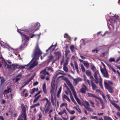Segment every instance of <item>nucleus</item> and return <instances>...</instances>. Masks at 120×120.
<instances>
[{
  "label": "nucleus",
  "mask_w": 120,
  "mask_h": 120,
  "mask_svg": "<svg viewBox=\"0 0 120 120\" xmlns=\"http://www.w3.org/2000/svg\"><path fill=\"white\" fill-rule=\"evenodd\" d=\"M38 60L34 59L33 61L31 62H30V69L38 65Z\"/></svg>",
  "instance_id": "6e6552de"
},
{
  "label": "nucleus",
  "mask_w": 120,
  "mask_h": 120,
  "mask_svg": "<svg viewBox=\"0 0 120 120\" xmlns=\"http://www.w3.org/2000/svg\"><path fill=\"white\" fill-rule=\"evenodd\" d=\"M45 100H46V102L45 105L46 106L47 105V103L49 102V101L48 99L46 98H45L43 99H42L40 100L41 101H44Z\"/></svg>",
  "instance_id": "2f4dec72"
},
{
  "label": "nucleus",
  "mask_w": 120,
  "mask_h": 120,
  "mask_svg": "<svg viewBox=\"0 0 120 120\" xmlns=\"http://www.w3.org/2000/svg\"><path fill=\"white\" fill-rule=\"evenodd\" d=\"M47 70L48 71H50L51 72H53V70L52 67L48 68V69Z\"/></svg>",
  "instance_id": "3c124183"
},
{
  "label": "nucleus",
  "mask_w": 120,
  "mask_h": 120,
  "mask_svg": "<svg viewBox=\"0 0 120 120\" xmlns=\"http://www.w3.org/2000/svg\"><path fill=\"white\" fill-rule=\"evenodd\" d=\"M89 77H90V79L92 81L94 79L92 75H90V76H89Z\"/></svg>",
  "instance_id": "bf43d9fd"
},
{
  "label": "nucleus",
  "mask_w": 120,
  "mask_h": 120,
  "mask_svg": "<svg viewBox=\"0 0 120 120\" xmlns=\"http://www.w3.org/2000/svg\"><path fill=\"white\" fill-rule=\"evenodd\" d=\"M91 69L94 71H95L96 70V68L94 65H92L91 66Z\"/></svg>",
  "instance_id": "4c0bfd02"
},
{
  "label": "nucleus",
  "mask_w": 120,
  "mask_h": 120,
  "mask_svg": "<svg viewBox=\"0 0 120 120\" xmlns=\"http://www.w3.org/2000/svg\"><path fill=\"white\" fill-rule=\"evenodd\" d=\"M42 89L44 94H47V92L46 90L45 83L42 86Z\"/></svg>",
  "instance_id": "dca6fc26"
},
{
  "label": "nucleus",
  "mask_w": 120,
  "mask_h": 120,
  "mask_svg": "<svg viewBox=\"0 0 120 120\" xmlns=\"http://www.w3.org/2000/svg\"><path fill=\"white\" fill-rule=\"evenodd\" d=\"M64 38H67L69 39L70 38V37H69V35L67 34H65Z\"/></svg>",
  "instance_id": "a18cd8bd"
},
{
  "label": "nucleus",
  "mask_w": 120,
  "mask_h": 120,
  "mask_svg": "<svg viewBox=\"0 0 120 120\" xmlns=\"http://www.w3.org/2000/svg\"><path fill=\"white\" fill-rule=\"evenodd\" d=\"M104 85L105 88L109 92L111 93H113V87L110 86L109 84L105 81L104 82Z\"/></svg>",
  "instance_id": "20e7f679"
},
{
  "label": "nucleus",
  "mask_w": 120,
  "mask_h": 120,
  "mask_svg": "<svg viewBox=\"0 0 120 120\" xmlns=\"http://www.w3.org/2000/svg\"><path fill=\"white\" fill-rule=\"evenodd\" d=\"M42 52L40 50L38 45H36L32 57L33 59L30 60V62L34 59L38 60L40 56H41Z\"/></svg>",
  "instance_id": "f03ea898"
},
{
  "label": "nucleus",
  "mask_w": 120,
  "mask_h": 120,
  "mask_svg": "<svg viewBox=\"0 0 120 120\" xmlns=\"http://www.w3.org/2000/svg\"><path fill=\"white\" fill-rule=\"evenodd\" d=\"M40 73L41 74V78L43 79H45V76L46 75H49V73L46 71L45 69L41 71L40 72Z\"/></svg>",
  "instance_id": "0eeeda50"
},
{
  "label": "nucleus",
  "mask_w": 120,
  "mask_h": 120,
  "mask_svg": "<svg viewBox=\"0 0 120 120\" xmlns=\"http://www.w3.org/2000/svg\"><path fill=\"white\" fill-rule=\"evenodd\" d=\"M100 69L101 72L103 74L104 77L106 78H109L108 72L106 68H105V69H104L101 67H100Z\"/></svg>",
  "instance_id": "423d86ee"
},
{
  "label": "nucleus",
  "mask_w": 120,
  "mask_h": 120,
  "mask_svg": "<svg viewBox=\"0 0 120 120\" xmlns=\"http://www.w3.org/2000/svg\"><path fill=\"white\" fill-rule=\"evenodd\" d=\"M64 79L65 80L68 86L69 87L71 90L73 92V94L78 103L80 105H81L82 104L80 102V100L77 97L76 95V93L75 91V89L74 87L73 86L72 84L70 82L68 78L66 77L64 78Z\"/></svg>",
  "instance_id": "f257e3e1"
},
{
  "label": "nucleus",
  "mask_w": 120,
  "mask_h": 120,
  "mask_svg": "<svg viewBox=\"0 0 120 120\" xmlns=\"http://www.w3.org/2000/svg\"><path fill=\"white\" fill-rule=\"evenodd\" d=\"M18 65H16L13 64L12 65H11V68L12 69H15L17 67Z\"/></svg>",
  "instance_id": "cd10ccee"
},
{
  "label": "nucleus",
  "mask_w": 120,
  "mask_h": 120,
  "mask_svg": "<svg viewBox=\"0 0 120 120\" xmlns=\"http://www.w3.org/2000/svg\"><path fill=\"white\" fill-rule=\"evenodd\" d=\"M0 85H1L5 82V80L3 77H0Z\"/></svg>",
  "instance_id": "b1692460"
},
{
  "label": "nucleus",
  "mask_w": 120,
  "mask_h": 120,
  "mask_svg": "<svg viewBox=\"0 0 120 120\" xmlns=\"http://www.w3.org/2000/svg\"><path fill=\"white\" fill-rule=\"evenodd\" d=\"M86 90L85 88H84L82 87L79 90V91L81 93L83 94H85L86 92Z\"/></svg>",
  "instance_id": "5701e85b"
},
{
  "label": "nucleus",
  "mask_w": 120,
  "mask_h": 120,
  "mask_svg": "<svg viewBox=\"0 0 120 120\" xmlns=\"http://www.w3.org/2000/svg\"><path fill=\"white\" fill-rule=\"evenodd\" d=\"M11 92V89L9 87H7V89L5 90L4 91V94H6L8 93Z\"/></svg>",
  "instance_id": "6ab92c4d"
},
{
  "label": "nucleus",
  "mask_w": 120,
  "mask_h": 120,
  "mask_svg": "<svg viewBox=\"0 0 120 120\" xmlns=\"http://www.w3.org/2000/svg\"><path fill=\"white\" fill-rule=\"evenodd\" d=\"M112 104L117 109L119 107L118 105L117 104H116L115 103H112Z\"/></svg>",
  "instance_id": "c9c22d12"
},
{
  "label": "nucleus",
  "mask_w": 120,
  "mask_h": 120,
  "mask_svg": "<svg viewBox=\"0 0 120 120\" xmlns=\"http://www.w3.org/2000/svg\"><path fill=\"white\" fill-rule=\"evenodd\" d=\"M63 69L65 72H68V68L67 67L65 66H64L63 67Z\"/></svg>",
  "instance_id": "ea45409f"
},
{
  "label": "nucleus",
  "mask_w": 120,
  "mask_h": 120,
  "mask_svg": "<svg viewBox=\"0 0 120 120\" xmlns=\"http://www.w3.org/2000/svg\"><path fill=\"white\" fill-rule=\"evenodd\" d=\"M92 87L93 90H95L98 88L96 85L93 82L92 80H91Z\"/></svg>",
  "instance_id": "f3484780"
},
{
  "label": "nucleus",
  "mask_w": 120,
  "mask_h": 120,
  "mask_svg": "<svg viewBox=\"0 0 120 120\" xmlns=\"http://www.w3.org/2000/svg\"><path fill=\"white\" fill-rule=\"evenodd\" d=\"M86 74L89 77L92 74L90 71L89 70H86Z\"/></svg>",
  "instance_id": "393cba45"
},
{
  "label": "nucleus",
  "mask_w": 120,
  "mask_h": 120,
  "mask_svg": "<svg viewBox=\"0 0 120 120\" xmlns=\"http://www.w3.org/2000/svg\"><path fill=\"white\" fill-rule=\"evenodd\" d=\"M62 98L63 99L65 98L68 101L70 102L71 101L69 99L68 97L66 95L64 94L63 96H62Z\"/></svg>",
  "instance_id": "412c9836"
},
{
  "label": "nucleus",
  "mask_w": 120,
  "mask_h": 120,
  "mask_svg": "<svg viewBox=\"0 0 120 120\" xmlns=\"http://www.w3.org/2000/svg\"><path fill=\"white\" fill-rule=\"evenodd\" d=\"M21 75L20 74L19 75H17L16 77H17L16 79L15 78L13 79V81H15V82H17L21 78Z\"/></svg>",
  "instance_id": "f8f14e48"
},
{
  "label": "nucleus",
  "mask_w": 120,
  "mask_h": 120,
  "mask_svg": "<svg viewBox=\"0 0 120 120\" xmlns=\"http://www.w3.org/2000/svg\"><path fill=\"white\" fill-rule=\"evenodd\" d=\"M101 81L99 82V83L100 86L101 88L103 89V87L102 84V80L101 79Z\"/></svg>",
  "instance_id": "a19ab883"
},
{
  "label": "nucleus",
  "mask_w": 120,
  "mask_h": 120,
  "mask_svg": "<svg viewBox=\"0 0 120 120\" xmlns=\"http://www.w3.org/2000/svg\"><path fill=\"white\" fill-rule=\"evenodd\" d=\"M57 43H56L55 45H52L48 49L46 50V52H48V51L50 50L51 52H52L55 49L57 45Z\"/></svg>",
  "instance_id": "1a4fd4ad"
},
{
  "label": "nucleus",
  "mask_w": 120,
  "mask_h": 120,
  "mask_svg": "<svg viewBox=\"0 0 120 120\" xmlns=\"http://www.w3.org/2000/svg\"><path fill=\"white\" fill-rule=\"evenodd\" d=\"M85 108L89 111L93 112V109H92L88 107H85Z\"/></svg>",
  "instance_id": "72a5a7b5"
},
{
  "label": "nucleus",
  "mask_w": 120,
  "mask_h": 120,
  "mask_svg": "<svg viewBox=\"0 0 120 120\" xmlns=\"http://www.w3.org/2000/svg\"><path fill=\"white\" fill-rule=\"evenodd\" d=\"M40 24L38 22H37L35 25L34 26V27H34V28L36 27H37V28L36 29L34 32H35V31L39 29L40 28Z\"/></svg>",
  "instance_id": "9b49d317"
},
{
  "label": "nucleus",
  "mask_w": 120,
  "mask_h": 120,
  "mask_svg": "<svg viewBox=\"0 0 120 120\" xmlns=\"http://www.w3.org/2000/svg\"><path fill=\"white\" fill-rule=\"evenodd\" d=\"M75 69L77 72V73H79V70L78 67V65L75 62Z\"/></svg>",
  "instance_id": "a878e982"
},
{
  "label": "nucleus",
  "mask_w": 120,
  "mask_h": 120,
  "mask_svg": "<svg viewBox=\"0 0 120 120\" xmlns=\"http://www.w3.org/2000/svg\"><path fill=\"white\" fill-rule=\"evenodd\" d=\"M35 88H33L32 90H30V94H33L35 91Z\"/></svg>",
  "instance_id": "49530a36"
},
{
  "label": "nucleus",
  "mask_w": 120,
  "mask_h": 120,
  "mask_svg": "<svg viewBox=\"0 0 120 120\" xmlns=\"http://www.w3.org/2000/svg\"><path fill=\"white\" fill-rule=\"evenodd\" d=\"M83 63L84 65L86 68H88L89 67L90 65L88 63L84 62H83Z\"/></svg>",
  "instance_id": "c85d7f7f"
},
{
  "label": "nucleus",
  "mask_w": 120,
  "mask_h": 120,
  "mask_svg": "<svg viewBox=\"0 0 120 120\" xmlns=\"http://www.w3.org/2000/svg\"><path fill=\"white\" fill-rule=\"evenodd\" d=\"M54 54L57 57V60H59L60 58L61 55V53L59 51L55 52Z\"/></svg>",
  "instance_id": "9d476101"
},
{
  "label": "nucleus",
  "mask_w": 120,
  "mask_h": 120,
  "mask_svg": "<svg viewBox=\"0 0 120 120\" xmlns=\"http://www.w3.org/2000/svg\"><path fill=\"white\" fill-rule=\"evenodd\" d=\"M55 84L54 83H53V84L52 83L51 86L50 93H54V89L55 88Z\"/></svg>",
  "instance_id": "a211bd4d"
},
{
  "label": "nucleus",
  "mask_w": 120,
  "mask_h": 120,
  "mask_svg": "<svg viewBox=\"0 0 120 120\" xmlns=\"http://www.w3.org/2000/svg\"><path fill=\"white\" fill-rule=\"evenodd\" d=\"M94 71V74H95V73L96 74H98V75H99V73L98 72V71L97 70L96 71Z\"/></svg>",
  "instance_id": "052dcab7"
},
{
  "label": "nucleus",
  "mask_w": 120,
  "mask_h": 120,
  "mask_svg": "<svg viewBox=\"0 0 120 120\" xmlns=\"http://www.w3.org/2000/svg\"><path fill=\"white\" fill-rule=\"evenodd\" d=\"M89 102L92 105H94V101H92L91 100H89Z\"/></svg>",
  "instance_id": "864d4df0"
},
{
  "label": "nucleus",
  "mask_w": 120,
  "mask_h": 120,
  "mask_svg": "<svg viewBox=\"0 0 120 120\" xmlns=\"http://www.w3.org/2000/svg\"><path fill=\"white\" fill-rule=\"evenodd\" d=\"M109 61L111 62H115V60L114 58H111L109 60Z\"/></svg>",
  "instance_id": "c03bdc74"
},
{
  "label": "nucleus",
  "mask_w": 120,
  "mask_h": 120,
  "mask_svg": "<svg viewBox=\"0 0 120 120\" xmlns=\"http://www.w3.org/2000/svg\"><path fill=\"white\" fill-rule=\"evenodd\" d=\"M21 108L22 109L21 114L19 116L18 120H26L25 114L26 109L23 105H21Z\"/></svg>",
  "instance_id": "7ed1b4c3"
},
{
  "label": "nucleus",
  "mask_w": 120,
  "mask_h": 120,
  "mask_svg": "<svg viewBox=\"0 0 120 120\" xmlns=\"http://www.w3.org/2000/svg\"><path fill=\"white\" fill-rule=\"evenodd\" d=\"M85 103L89 107L90 106L89 103L88 101H85Z\"/></svg>",
  "instance_id": "6e6d98bb"
},
{
  "label": "nucleus",
  "mask_w": 120,
  "mask_h": 120,
  "mask_svg": "<svg viewBox=\"0 0 120 120\" xmlns=\"http://www.w3.org/2000/svg\"><path fill=\"white\" fill-rule=\"evenodd\" d=\"M17 50V49H13L12 48H11L10 49V51H11L13 53H14L15 55H16V53L15 52Z\"/></svg>",
  "instance_id": "7c9ffc66"
},
{
  "label": "nucleus",
  "mask_w": 120,
  "mask_h": 120,
  "mask_svg": "<svg viewBox=\"0 0 120 120\" xmlns=\"http://www.w3.org/2000/svg\"><path fill=\"white\" fill-rule=\"evenodd\" d=\"M41 95H39L37 97H35V98L34 99L33 101V102L34 103L36 102L39 99V98H40L41 97Z\"/></svg>",
  "instance_id": "bb28decb"
},
{
  "label": "nucleus",
  "mask_w": 120,
  "mask_h": 120,
  "mask_svg": "<svg viewBox=\"0 0 120 120\" xmlns=\"http://www.w3.org/2000/svg\"><path fill=\"white\" fill-rule=\"evenodd\" d=\"M65 56L67 57L68 55L70 52V51L69 49L65 50Z\"/></svg>",
  "instance_id": "c756f323"
},
{
  "label": "nucleus",
  "mask_w": 120,
  "mask_h": 120,
  "mask_svg": "<svg viewBox=\"0 0 120 120\" xmlns=\"http://www.w3.org/2000/svg\"><path fill=\"white\" fill-rule=\"evenodd\" d=\"M74 108H75L77 111L79 112L80 113H81V110L79 108H78L76 107L75 106L74 107Z\"/></svg>",
  "instance_id": "e433bc0d"
},
{
  "label": "nucleus",
  "mask_w": 120,
  "mask_h": 120,
  "mask_svg": "<svg viewBox=\"0 0 120 120\" xmlns=\"http://www.w3.org/2000/svg\"><path fill=\"white\" fill-rule=\"evenodd\" d=\"M26 91V90H24L22 92V93L21 94V95L22 96H24V95L25 94V92Z\"/></svg>",
  "instance_id": "8fccbe9b"
},
{
  "label": "nucleus",
  "mask_w": 120,
  "mask_h": 120,
  "mask_svg": "<svg viewBox=\"0 0 120 120\" xmlns=\"http://www.w3.org/2000/svg\"><path fill=\"white\" fill-rule=\"evenodd\" d=\"M104 118L105 120H112V118L109 116H105Z\"/></svg>",
  "instance_id": "473e14b6"
},
{
  "label": "nucleus",
  "mask_w": 120,
  "mask_h": 120,
  "mask_svg": "<svg viewBox=\"0 0 120 120\" xmlns=\"http://www.w3.org/2000/svg\"><path fill=\"white\" fill-rule=\"evenodd\" d=\"M98 99L100 101L101 104V105L102 106L101 109H103L105 107V103L103 102L102 99L100 97H99Z\"/></svg>",
  "instance_id": "ddd939ff"
},
{
  "label": "nucleus",
  "mask_w": 120,
  "mask_h": 120,
  "mask_svg": "<svg viewBox=\"0 0 120 120\" xmlns=\"http://www.w3.org/2000/svg\"><path fill=\"white\" fill-rule=\"evenodd\" d=\"M94 77L95 79H98V77L97 74H96V73L94 74Z\"/></svg>",
  "instance_id": "0e129e2a"
},
{
  "label": "nucleus",
  "mask_w": 120,
  "mask_h": 120,
  "mask_svg": "<svg viewBox=\"0 0 120 120\" xmlns=\"http://www.w3.org/2000/svg\"><path fill=\"white\" fill-rule=\"evenodd\" d=\"M82 70L83 72H84L85 71V70L82 64L81 66Z\"/></svg>",
  "instance_id": "79ce46f5"
},
{
  "label": "nucleus",
  "mask_w": 120,
  "mask_h": 120,
  "mask_svg": "<svg viewBox=\"0 0 120 120\" xmlns=\"http://www.w3.org/2000/svg\"><path fill=\"white\" fill-rule=\"evenodd\" d=\"M68 64V62L65 61V63L64 64V66H66Z\"/></svg>",
  "instance_id": "774afa93"
},
{
  "label": "nucleus",
  "mask_w": 120,
  "mask_h": 120,
  "mask_svg": "<svg viewBox=\"0 0 120 120\" xmlns=\"http://www.w3.org/2000/svg\"><path fill=\"white\" fill-rule=\"evenodd\" d=\"M88 96L94 97L97 99H98L99 97L95 96V95L91 93H88Z\"/></svg>",
  "instance_id": "4be33fe9"
},
{
  "label": "nucleus",
  "mask_w": 120,
  "mask_h": 120,
  "mask_svg": "<svg viewBox=\"0 0 120 120\" xmlns=\"http://www.w3.org/2000/svg\"><path fill=\"white\" fill-rule=\"evenodd\" d=\"M116 114L117 116H119V117H120V113L119 112H117L116 113Z\"/></svg>",
  "instance_id": "338daca9"
},
{
  "label": "nucleus",
  "mask_w": 120,
  "mask_h": 120,
  "mask_svg": "<svg viewBox=\"0 0 120 120\" xmlns=\"http://www.w3.org/2000/svg\"><path fill=\"white\" fill-rule=\"evenodd\" d=\"M66 110H65V109H64V110H63V111H62L59 112L58 113V114L59 115H61L62 114H63L64 113H66Z\"/></svg>",
  "instance_id": "f704fd0d"
},
{
  "label": "nucleus",
  "mask_w": 120,
  "mask_h": 120,
  "mask_svg": "<svg viewBox=\"0 0 120 120\" xmlns=\"http://www.w3.org/2000/svg\"><path fill=\"white\" fill-rule=\"evenodd\" d=\"M73 80L75 82L76 85H77L78 82L82 80V79L80 78H77L73 79Z\"/></svg>",
  "instance_id": "2eb2a0df"
},
{
  "label": "nucleus",
  "mask_w": 120,
  "mask_h": 120,
  "mask_svg": "<svg viewBox=\"0 0 120 120\" xmlns=\"http://www.w3.org/2000/svg\"><path fill=\"white\" fill-rule=\"evenodd\" d=\"M38 83H38V82L36 81V82H34V83L33 84V85L34 86H36V85H37L38 84Z\"/></svg>",
  "instance_id": "5fc2aeb1"
},
{
  "label": "nucleus",
  "mask_w": 120,
  "mask_h": 120,
  "mask_svg": "<svg viewBox=\"0 0 120 120\" xmlns=\"http://www.w3.org/2000/svg\"><path fill=\"white\" fill-rule=\"evenodd\" d=\"M69 91L70 93V98H72L73 97L72 96V94H71V91L70 90H69Z\"/></svg>",
  "instance_id": "680f3d73"
},
{
  "label": "nucleus",
  "mask_w": 120,
  "mask_h": 120,
  "mask_svg": "<svg viewBox=\"0 0 120 120\" xmlns=\"http://www.w3.org/2000/svg\"><path fill=\"white\" fill-rule=\"evenodd\" d=\"M42 92V91L41 90L38 91L36 94L35 95L34 97H36L39 94Z\"/></svg>",
  "instance_id": "de8ad7c7"
},
{
  "label": "nucleus",
  "mask_w": 120,
  "mask_h": 120,
  "mask_svg": "<svg viewBox=\"0 0 120 120\" xmlns=\"http://www.w3.org/2000/svg\"><path fill=\"white\" fill-rule=\"evenodd\" d=\"M82 85L84 87V88L86 89V90H88V88L86 85L84 84H83Z\"/></svg>",
  "instance_id": "4d7b16f0"
},
{
  "label": "nucleus",
  "mask_w": 120,
  "mask_h": 120,
  "mask_svg": "<svg viewBox=\"0 0 120 120\" xmlns=\"http://www.w3.org/2000/svg\"><path fill=\"white\" fill-rule=\"evenodd\" d=\"M11 62L9 60H8L7 61L5 62V66H7V68H10L11 67V65L10 64H11Z\"/></svg>",
  "instance_id": "4468645a"
},
{
  "label": "nucleus",
  "mask_w": 120,
  "mask_h": 120,
  "mask_svg": "<svg viewBox=\"0 0 120 120\" xmlns=\"http://www.w3.org/2000/svg\"><path fill=\"white\" fill-rule=\"evenodd\" d=\"M94 81H95V83L96 84H98V79H94Z\"/></svg>",
  "instance_id": "69168bd1"
},
{
  "label": "nucleus",
  "mask_w": 120,
  "mask_h": 120,
  "mask_svg": "<svg viewBox=\"0 0 120 120\" xmlns=\"http://www.w3.org/2000/svg\"><path fill=\"white\" fill-rule=\"evenodd\" d=\"M76 116H71V117L70 120H73L74 119H75Z\"/></svg>",
  "instance_id": "e2e57ef3"
},
{
  "label": "nucleus",
  "mask_w": 120,
  "mask_h": 120,
  "mask_svg": "<svg viewBox=\"0 0 120 120\" xmlns=\"http://www.w3.org/2000/svg\"><path fill=\"white\" fill-rule=\"evenodd\" d=\"M44 110L45 111V112L46 113H47L48 111L49 110V108H47L46 109H45V108H44Z\"/></svg>",
  "instance_id": "603ef678"
},
{
  "label": "nucleus",
  "mask_w": 120,
  "mask_h": 120,
  "mask_svg": "<svg viewBox=\"0 0 120 120\" xmlns=\"http://www.w3.org/2000/svg\"><path fill=\"white\" fill-rule=\"evenodd\" d=\"M66 104V109L68 112L71 114H73L75 113V112L74 110H70L69 109L67 108V103Z\"/></svg>",
  "instance_id": "aec40b11"
},
{
  "label": "nucleus",
  "mask_w": 120,
  "mask_h": 120,
  "mask_svg": "<svg viewBox=\"0 0 120 120\" xmlns=\"http://www.w3.org/2000/svg\"><path fill=\"white\" fill-rule=\"evenodd\" d=\"M74 46L73 45H71L70 46V49H71V51L72 52H73L74 51Z\"/></svg>",
  "instance_id": "37998d69"
},
{
  "label": "nucleus",
  "mask_w": 120,
  "mask_h": 120,
  "mask_svg": "<svg viewBox=\"0 0 120 120\" xmlns=\"http://www.w3.org/2000/svg\"><path fill=\"white\" fill-rule=\"evenodd\" d=\"M51 55L49 56H48V58L49 59L51 60H52V59H53L54 57L52 55V54H51Z\"/></svg>",
  "instance_id": "58836bf2"
},
{
  "label": "nucleus",
  "mask_w": 120,
  "mask_h": 120,
  "mask_svg": "<svg viewBox=\"0 0 120 120\" xmlns=\"http://www.w3.org/2000/svg\"><path fill=\"white\" fill-rule=\"evenodd\" d=\"M20 34L22 39L23 44L24 45V47H25L26 45V41H28L29 40L28 37L21 33H20Z\"/></svg>",
  "instance_id": "39448f33"
},
{
  "label": "nucleus",
  "mask_w": 120,
  "mask_h": 120,
  "mask_svg": "<svg viewBox=\"0 0 120 120\" xmlns=\"http://www.w3.org/2000/svg\"><path fill=\"white\" fill-rule=\"evenodd\" d=\"M85 81L89 85H90V83L89 80L87 79L86 80H85Z\"/></svg>",
  "instance_id": "13d9d810"
},
{
  "label": "nucleus",
  "mask_w": 120,
  "mask_h": 120,
  "mask_svg": "<svg viewBox=\"0 0 120 120\" xmlns=\"http://www.w3.org/2000/svg\"><path fill=\"white\" fill-rule=\"evenodd\" d=\"M61 89H62V87H61V86L59 90L58 91L57 93V94H60V93L61 92Z\"/></svg>",
  "instance_id": "09e8293b"
}]
</instances>
